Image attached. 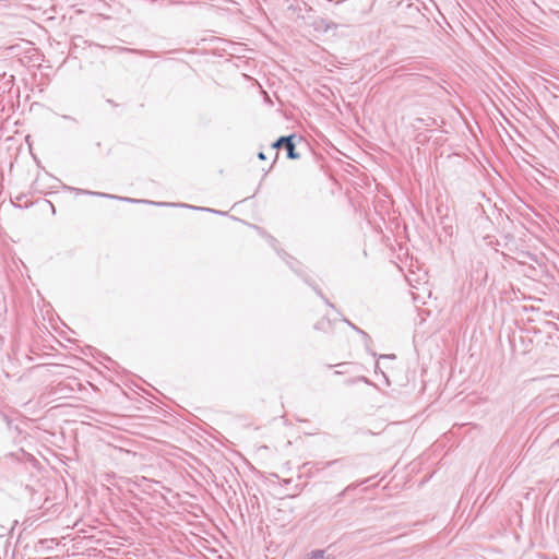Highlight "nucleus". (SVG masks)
<instances>
[{"label":"nucleus","mask_w":559,"mask_h":559,"mask_svg":"<svg viewBox=\"0 0 559 559\" xmlns=\"http://www.w3.org/2000/svg\"><path fill=\"white\" fill-rule=\"evenodd\" d=\"M380 357H381V358H391V357L393 358V357H394V355H381Z\"/></svg>","instance_id":"f8f14e48"},{"label":"nucleus","mask_w":559,"mask_h":559,"mask_svg":"<svg viewBox=\"0 0 559 559\" xmlns=\"http://www.w3.org/2000/svg\"><path fill=\"white\" fill-rule=\"evenodd\" d=\"M359 335L361 336L366 347L368 348L370 343H371V337L369 336V334L367 332H365L364 330L362 331H359Z\"/></svg>","instance_id":"423d86ee"},{"label":"nucleus","mask_w":559,"mask_h":559,"mask_svg":"<svg viewBox=\"0 0 559 559\" xmlns=\"http://www.w3.org/2000/svg\"><path fill=\"white\" fill-rule=\"evenodd\" d=\"M295 135L280 136L273 144V150H278L284 147L287 152V158L289 159H298L300 157L299 153L296 152V145L294 142Z\"/></svg>","instance_id":"f257e3e1"},{"label":"nucleus","mask_w":559,"mask_h":559,"mask_svg":"<svg viewBox=\"0 0 559 559\" xmlns=\"http://www.w3.org/2000/svg\"><path fill=\"white\" fill-rule=\"evenodd\" d=\"M191 209L193 210H202V211H210V212H213V210H210V209H205V207H197V206H190ZM214 213H217L216 211H214Z\"/></svg>","instance_id":"9d476101"},{"label":"nucleus","mask_w":559,"mask_h":559,"mask_svg":"<svg viewBox=\"0 0 559 559\" xmlns=\"http://www.w3.org/2000/svg\"><path fill=\"white\" fill-rule=\"evenodd\" d=\"M158 205H168L167 203L165 202H162V203H157Z\"/></svg>","instance_id":"ddd939ff"},{"label":"nucleus","mask_w":559,"mask_h":559,"mask_svg":"<svg viewBox=\"0 0 559 559\" xmlns=\"http://www.w3.org/2000/svg\"><path fill=\"white\" fill-rule=\"evenodd\" d=\"M307 559H325L323 550L312 551Z\"/></svg>","instance_id":"39448f33"},{"label":"nucleus","mask_w":559,"mask_h":559,"mask_svg":"<svg viewBox=\"0 0 559 559\" xmlns=\"http://www.w3.org/2000/svg\"><path fill=\"white\" fill-rule=\"evenodd\" d=\"M352 488H356V485H349L348 487H346L342 492L337 495V498H342L345 495V492Z\"/></svg>","instance_id":"1a4fd4ad"},{"label":"nucleus","mask_w":559,"mask_h":559,"mask_svg":"<svg viewBox=\"0 0 559 559\" xmlns=\"http://www.w3.org/2000/svg\"><path fill=\"white\" fill-rule=\"evenodd\" d=\"M258 158L264 160L266 158L265 154L263 152L258 153Z\"/></svg>","instance_id":"9b49d317"},{"label":"nucleus","mask_w":559,"mask_h":559,"mask_svg":"<svg viewBox=\"0 0 559 559\" xmlns=\"http://www.w3.org/2000/svg\"><path fill=\"white\" fill-rule=\"evenodd\" d=\"M343 321L345 323H347L348 326H350L355 332H357L359 334V331H362L360 328H358L357 325H355L353 322H350L349 320H347L346 318L343 319Z\"/></svg>","instance_id":"6e6552de"},{"label":"nucleus","mask_w":559,"mask_h":559,"mask_svg":"<svg viewBox=\"0 0 559 559\" xmlns=\"http://www.w3.org/2000/svg\"><path fill=\"white\" fill-rule=\"evenodd\" d=\"M417 129H419L421 126H425V127H433V126H437V120L432 117H427V118H417L415 120V124H414Z\"/></svg>","instance_id":"7ed1b4c3"},{"label":"nucleus","mask_w":559,"mask_h":559,"mask_svg":"<svg viewBox=\"0 0 559 559\" xmlns=\"http://www.w3.org/2000/svg\"><path fill=\"white\" fill-rule=\"evenodd\" d=\"M334 463H336V461L329 462V463H328V465H332V464H334Z\"/></svg>","instance_id":"2eb2a0df"},{"label":"nucleus","mask_w":559,"mask_h":559,"mask_svg":"<svg viewBox=\"0 0 559 559\" xmlns=\"http://www.w3.org/2000/svg\"><path fill=\"white\" fill-rule=\"evenodd\" d=\"M314 329L324 333L332 332V321L329 318L323 317L314 324Z\"/></svg>","instance_id":"f03ea898"},{"label":"nucleus","mask_w":559,"mask_h":559,"mask_svg":"<svg viewBox=\"0 0 559 559\" xmlns=\"http://www.w3.org/2000/svg\"><path fill=\"white\" fill-rule=\"evenodd\" d=\"M314 290H316V293H317V294H318V295H319V296L324 300V302H325L329 307L334 308V305H333L332 302H330V301H329V299H326V298L324 297V295L322 294V292H321L319 288L314 287Z\"/></svg>","instance_id":"0eeeda50"},{"label":"nucleus","mask_w":559,"mask_h":559,"mask_svg":"<svg viewBox=\"0 0 559 559\" xmlns=\"http://www.w3.org/2000/svg\"><path fill=\"white\" fill-rule=\"evenodd\" d=\"M285 484H289L290 483V479H285L284 480Z\"/></svg>","instance_id":"4468645a"},{"label":"nucleus","mask_w":559,"mask_h":559,"mask_svg":"<svg viewBox=\"0 0 559 559\" xmlns=\"http://www.w3.org/2000/svg\"><path fill=\"white\" fill-rule=\"evenodd\" d=\"M85 193H88V194H94V195H98V197H103V198H109V199H119L121 201H127V202H142L141 200H135V199H131V198H121V197H116V195H112V194H107V193H102V192H90V191H86Z\"/></svg>","instance_id":"20e7f679"}]
</instances>
